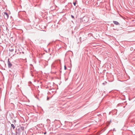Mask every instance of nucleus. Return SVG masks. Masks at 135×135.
Wrapping results in <instances>:
<instances>
[{"instance_id":"f257e3e1","label":"nucleus","mask_w":135,"mask_h":135,"mask_svg":"<svg viewBox=\"0 0 135 135\" xmlns=\"http://www.w3.org/2000/svg\"><path fill=\"white\" fill-rule=\"evenodd\" d=\"M80 22L82 21L84 23H87L89 20V18L87 16H84L83 18H80Z\"/></svg>"},{"instance_id":"f03ea898","label":"nucleus","mask_w":135,"mask_h":135,"mask_svg":"<svg viewBox=\"0 0 135 135\" xmlns=\"http://www.w3.org/2000/svg\"><path fill=\"white\" fill-rule=\"evenodd\" d=\"M4 18L6 19H7L8 17V13L6 12H4Z\"/></svg>"},{"instance_id":"7ed1b4c3","label":"nucleus","mask_w":135,"mask_h":135,"mask_svg":"<svg viewBox=\"0 0 135 135\" xmlns=\"http://www.w3.org/2000/svg\"><path fill=\"white\" fill-rule=\"evenodd\" d=\"M7 64L8 65V66L9 68H10L12 66V64L11 63L10 61L9 60V59L7 61Z\"/></svg>"},{"instance_id":"20e7f679","label":"nucleus","mask_w":135,"mask_h":135,"mask_svg":"<svg viewBox=\"0 0 135 135\" xmlns=\"http://www.w3.org/2000/svg\"><path fill=\"white\" fill-rule=\"evenodd\" d=\"M80 38L81 39H82L83 41L85 40L86 38V36L85 34L84 35H83L81 36L80 37Z\"/></svg>"},{"instance_id":"39448f33","label":"nucleus","mask_w":135,"mask_h":135,"mask_svg":"<svg viewBox=\"0 0 135 135\" xmlns=\"http://www.w3.org/2000/svg\"><path fill=\"white\" fill-rule=\"evenodd\" d=\"M113 23L115 24V25H120V23L117 21H113Z\"/></svg>"},{"instance_id":"423d86ee","label":"nucleus","mask_w":135,"mask_h":135,"mask_svg":"<svg viewBox=\"0 0 135 135\" xmlns=\"http://www.w3.org/2000/svg\"><path fill=\"white\" fill-rule=\"evenodd\" d=\"M19 50L18 49H16L15 50V52L17 53V54H18Z\"/></svg>"},{"instance_id":"0eeeda50","label":"nucleus","mask_w":135,"mask_h":135,"mask_svg":"<svg viewBox=\"0 0 135 135\" xmlns=\"http://www.w3.org/2000/svg\"><path fill=\"white\" fill-rule=\"evenodd\" d=\"M9 51L11 52H12L13 51L14 49L12 48L10 49H9Z\"/></svg>"},{"instance_id":"6e6552de","label":"nucleus","mask_w":135,"mask_h":135,"mask_svg":"<svg viewBox=\"0 0 135 135\" xmlns=\"http://www.w3.org/2000/svg\"><path fill=\"white\" fill-rule=\"evenodd\" d=\"M11 127H12L13 128V129H14L15 128V126H14V124H11Z\"/></svg>"},{"instance_id":"1a4fd4ad","label":"nucleus","mask_w":135,"mask_h":135,"mask_svg":"<svg viewBox=\"0 0 135 135\" xmlns=\"http://www.w3.org/2000/svg\"><path fill=\"white\" fill-rule=\"evenodd\" d=\"M107 83V82H106V81H105V83H103L102 84L103 85H105V84H106Z\"/></svg>"},{"instance_id":"9d476101","label":"nucleus","mask_w":135,"mask_h":135,"mask_svg":"<svg viewBox=\"0 0 135 135\" xmlns=\"http://www.w3.org/2000/svg\"><path fill=\"white\" fill-rule=\"evenodd\" d=\"M21 128L22 130L24 129V127H21Z\"/></svg>"},{"instance_id":"9b49d317","label":"nucleus","mask_w":135,"mask_h":135,"mask_svg":"<svg viewBox=\"0 0 135 135\" xmlns=\"http://www.w3.org/2000/svg\"><path fill=\"white\" fill-rule=\"evenodd\" d=\"M71 17H72V18H74V17L73 16V15H71Z\"/></svg>"},{"instance_id":"f8f14e48","label":"nucleus","mask_w":135,"mask_h":135,"mask_svg":"<svg viewBox=\"0 0 135 135\" xmlns=\"http://www.w3.org/2000/svg\"><path fill=\"white\" fill-rule=\"evenodd\" d=\"M73 4H74V6H76V2H74V3H73Z\"/></svg>"},{"instance_id":"ddd939ff","label":"nucleus","mask_w":135,"mask_h":135,"mask_svg":"<svg viewBox=\"0 0 135 135\" xmlns=\"http://www.w3.org/2000/svg\"><path fill=\"white\" fill-rule=\"evenodd\" d=\"M21 53H22L23 54H24V52H23V51H22V52H20V54H21Z\"/></svg>"},{"instance_id":"4468645a","label":"nucleus","mask_w":135,"mask_h":135,"mask_svg":"<svg viewBox=\"0 0 135 135\" xmlns=\"http://www.w3.org/2000/svg\"><path fill=\"white\" fill-rule=\"evenodd\" d=\"M66 66L65 65L64 66V69H65V70H66Z\"/></svg>"},{"instance_id":"2eb2a0df","label":"nucleus","mask_w":135,"mask_h":135,"mask_svg":"<svg viewBox=\"0 0 135 135\" xmlns=\"http://www.w3.org/2000/svg\"><path fill=\"white\" fill-rule=\"evenodd\" d=\"M49 99V98L48 97H47V100H48Z\"/></svg>"},{"instance_id":"dca6fc26","label":"nucleus","mask_w":135,"mask_h":135,"mask_svg":"<svg viewBox=\"0 0 135 135\" xmlns=\"http://www.w3.org/2000/svg\"><path fill=\"white\" fill-rule=\"evenodd\" d=\"M47 121H48V120H50L49 119H47Z\"/></svg>"},{"instance_id":"f3484780","label":"nucleus","mask_w":135,"mask_h":135,"mask_svg":"<svg viewBox=\"0 0 135 135\" xmlns=\"http://www.w3.org/2000/svg\"><path fill=\"white\" fill-rule=\"evenodd\" d=\"M46 132H45L44 133L45 134H46Z\"/></svg>"},{"instance_id":"a211bd4d","label":"nucleus","mask_w":135,"mask_h":135,"mask_svg":"<svg viewBox=\"0 0 135 135\" xmlns=\"http://www.w3.org/2000/svg\"><path fill=\"white\" fill-rule=\"evenodd\" d=\"M17 133H18L17 132H16V134H17Z\"/></svg>"}]
</instances>
